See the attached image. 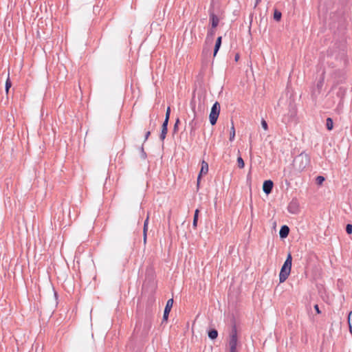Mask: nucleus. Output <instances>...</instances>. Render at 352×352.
<instances>
[{
    "mask_svg": "<svg viewBox=\"0 0 352 352\" xmlns=\"http://www.w3.org/2000/svg\"><path fill=\"white\" fill-rule=\"evenodd\" d=\"M347 322H348L349 332L352 336V311H351L348 314Z\"/></svg>",
    "mask_w": 352,
    "mask_h": 352,
    "instance_id": "obj_18",
    "label": "nucleus"
},
{
    "mask_svg": "<svg viewBox=\"0 0 352 352\" xmlns=\"http://www.w3.org/2000/svg\"><path fill=\"white\" fill-rule=\"evenodd\" d=\"M229 347L236 348L238 344L237 329L235 324L232 327L228 341Z\"/></svg>",
    "mask_w": 352,
    "mask_h": 352,
    "instance_id": "obj_5",
    "label": "nucleus"
},
{
    "mask_svg": "<svg viewBox=\"0 0 352 352\" xmlns=\"http://www.w3.org/2000/svg\"><path fill=\"white\" fill-rule=\"evenodd\" d=\"M221 106L219 102L216 101L212 106L209 115V120L210 124L214 126L216 124L219 113Z\"/></svg>",
    "mask_w": 352,
    "mask_h": 352,
    "instance_id": "obj_4",
    "label": "nucleus"
},
{
    "mask_svg": "<svg viewBox=\"0 0 352 352\" xmlns=\"http://www.w3.org/2000/svg\"><path fill=\"white\" fill-rule=\"evenodd\" d=\"M310 164V157L305 152L297 155L294 160V166L298 171L304 170Z\"/></svg>",
    "mask_w": 352,
    "mask_h": 352,
    "instance_id": "obj_3",
    "label": "nucleus"
},
{
    "mask_svg": "<svg viewBox=\"0 0 352 352\" xmlns=\"http://www.w3.org/2000/svg\"><path fill=\"white\" fill-rule=\"evenodd\" d=\"M192 109L194 113V118L189 122L188 126L190 127V135L194 137L195 135L196 130L198 128L199 122L196 120L195 107L193 106Z\"/></svg>",
    "mask_w": 352,
    "mask_h": 352,
    "instance_id": "obj_6",
    "label": "nucleus"
},
{
    "mask_svg": "<svg viewBox=\"0 0 352 352\" xmlns=\"http://www.w3.org/2000/svg\"><path fill=\"white\" fill-rule=\"evenodd\" d=\"M170 115V108L168 107L166 109L165 120H169Z\"/></svg>",
    "mask_w": 352,
    "mask_h": 352,
    "instance_id": "obj_32",
    "label": "nucleus"
},
{
    "mask_svg": "<svg viewBox=\"0 0 352 352\" xmlns=\"http://www.w3.org/2000/svg\"><path fill=\"white\" fill-rule=\"evenodd\" d=\"M341 105H342V99L340 100V102L338 104V107H340Z\"/></svg>",
    "mask_w": 352,
    "mask_h": 352,
    "instance_id": "obj_44",
    "label": "nucleus"
},
{
    "mask_svg": "<svg viewBox=\"0 0 352 352\" xmlns=\"http://www.w3.org/2000/svg\"><path fill=\"white\" fill-rule=\"evenodd\" d=\"M166 134L160 133V140L163 142L164 140V139L166 138Z\"/></svg>",
    "mask_w": 352,
    "mask_h": 352,
    "instance_id": "obj_36",
    "label": "nucleus"
},
{
    "mask_svg": "<svg viewBox=\"0 0 352 352\" xmlns=\"http://www.w3.org/2000/svg\"><path fill=\"white\" fill-rule=\"evenodd\" d=\"M199 209H196L195 211V214H194V217H193V221H192V227L196 228L197 226V223H198V219H199Z\"/></svg>",
    "mask_w": 352,
    "mask_h": 352,
    "instance_id": "obj_16",
    "label": "nucleus"
},
{
    "mask_svg": "<svg viewBox=\"0 0 352 352\" xmlns=\"http://www.w3.org/2000/svg\"><path fill=\"white\" fill-rule=\"evenodd\" d=\"M11 86H12L11 80H10V78L8 77V78L6 81V85H5V90L7 94L8 93L9 89L11 87Z\"/></svg>",
    "mask_w": 352,
    "mask_h": 352,
    "instance_id": "obj_21",
    "label": "nucleus"
},
{
    "mask_svg": "<svg viewBox=\"0 0 352 352\" xmlns=\"http://www.w3.org/2000/svg\"><path fill=\"white\" fill-rule=\"evenodd\" d=\"M230 348V352H237L236 348L233 347H229Z\"/></svg>",
    "mask_w": 352,
    "mask_h": 352,
    "instance_id": "obj_40",
    "label": "nucleus"
},
{
    "mask_svg": "<svg viewBox=\"0 0 352 352\" xmlns=\"http://www.w3.org/2000/svg\"><path fill=\"white\" fill-rule=\"evenodd\" d=\"M239 58V54H236V56H235V60L237 61Z\"/></svg>",
    "mask_w": 352,
    "mask_h": 352,
    "instance_id": "obj_43",
    "label": "nucleus"
},
{
    "mask_svg": "<svg viewBox=\"0 0 352 352\" xmlns=\"http://www.w3.org/2000/svg\"><path fill=\"white\" fill-rule=\"evenodd\" d=\"M209 21L210 25V28H216L219 23V18L218 16L214 14V12L212 10L209 11Z\"/></svg>",
    "mask_w": 352,
    "mask_h": 352,
    "instance_id": "obj_8",
    "label": "nucleus"
},
{
    "mask_svg": "<svg viewBox=\"0 0 352 352\" xmlns=\"http://www.w3.org/2000/svg\"><path fill=\"white\" fill-rule=\"evenodd\" d=\"M208 164L206 161L202 160L201 170L199 173V175H206L208 173Z\"/></svg>",
    "mask_w": 352,
    "mask_h": 352,
    "instance_id": "obj_13",
    "label": "nucleus"
},
{
    "mask_svg": "<svg viewBox=\"0 0 352 352\" xmlns=\"http://www.w3.org/2000/svg\"><path fill=\"white\" fill-rule=\"evenodd\" d=\"M261 124L262 128H263L265 131H267V130H268V124H267V122H266V120H265L264 118H262L261 122Z\"/></svg>",
    "mask_w": 352,
    "mask_h": 352,
    "instance_id": "obj_24",
    "label": "nucleus"
},
{
    "mask_svg": "<svg viewBox=\"0 0 352 352\" xmlns=\"http://www.w3.org/2000/svg\"><path fill=\"white\" fill-rule=\"evenodd\" d=\"M173 298L167 300L164 311L170 313L173 305Z\"/></svg>",
    "mask_w": 352,
    "mask_h": 352,
    "instance_id": "obj_15",
    "label": "nucleus"
},
{
    "mask_svg": "<svg viewBox=\"0 0 352 352\" xmlns=\"http://www.w3.org/2000/svg\"><path fill=\"white\" fill-rule=\"evenodd\" d=\"M54 296L57 298V293L56 292H54Z\"/></svg>",
    "mask_w": 352,
    "mask_h": 352,
    "instance_id": "obj_46",
    "label": "nucleus"
},
{
    "mask_svg": "<svg viewBox=\"0 0 352 352\" xmlns=\"http://www.w3.org/2000/svg\"><path fill=\"white\" fill-rule=\"evenodd\" d=\"M214 35H215V29L210 28L207 32V34H206V43H211L214 39Z\"/></svg>",
    "mask_w": 352,
    "mask_h": 352,
    "instance_id": "obj_11",
    "label": "nucleus"
},
{
    "mask_svg": "<svg viewBox=\"0 0 352 352\" xmlns=\"http://www.w3.org/2000/svg\"><path fill=\"white\" fill-rule=\"evenodd\" d=\"M287 211L293 214L299 212V202L296 198H293L287 206Z\"/></svg>",
    "mask_w": 352,
    "mask_h": 352,
    "instance_id": "obj_7",
    "label": "nucleus"
},
{
    "mask_svg": "<svg viewBox=\"0 0 352 352\" xmlns=\"http://www.w3.org/2000/svg\"><path fill=\"white\" fill-rule=\"evenodd\" d=\"M148 217H147V218L145 219V221L144 222L143 230H144L145 232H147V230H148Z\"/></svg>",
    "mask_w": 352,
    "mask_h": 352,
    "instance_id": "obj_31",
    "label": "nucleus"
},
{
    "mask_svg": "<svg viewBox=\"0 0 352 352\" xmlns=\"http://www.w3.org/2000/svg\"><path fill=\"white\" fill-rule=\"evenodd\" d=\"M292 256L291 253H288L286 259L281 267L279 273V283H284L289 276L292 270Z\"/></svg>",
    "mask_w": 352,
    "mask_h": 352,
    "instance_id": "obj_1",
    "label": "nucleus"
},
{
    "mask_svg": "<svg viewBox=\"0 0 352 352\" xmlns=\"http://www.w3.org/2000/svg\"><path fill=\"white\" fill-rule=\"evenodd\" d=\"M325 180V178L324 177L322 176V175H318L316 177V183L318 184V185H322V183L324 182Z\"/></svg>",
    "mask_w": 352,
    "mask_h": 352,
    "instance_id": "obj_23",
    "label": "nucleus"
},
{
    "mask_svg": "<svg viewBox=\"0 0 352 352\" xmlns=\"http://www.w3.org/2000/svg\"><path fill=\"white\" fill-rule=\"evenodd\" d=\"M346 232L349 234H351L352 233V224L348 223L346 226Z\"/></svg>",
    "mask_w": 352,
    "mask_h": 352,
    "instance_id": "obj_27",
    "label": "nucleus"
},
{
    "mask_svg": "<svg viewBox=\"0 0 352 352\" xmlns=\"http://www.w3.org/2000/svg\"><path fill=\"white\" fill-rule=\"evenodd\" d=\"M169 314L170 313H168V312L164 311V314H163V317H162V323L164 322H167V320L168 319Z\"/></svg>",
    "mask_w": 352,
    "mask_h": 352,
    "instance_id": "obj_30",
    "label": "nucleus"
},
{
    "mask_svg": "<svg viewBox=\"0 0 352 352\" xmlns=\"http://www.w3.org/2000/svg\"><path fill=\"white\" fill-rule=\"evenodd\" d=\"M314 309H315V311H316V312L317 314H320V313H321V311L320 310V308H319L318 305L316 304V305H314Z\"/></svg>",
    "mask_w": 352,
    "mask_h": 352,
    "instance_id": "obj_34",
    "label": "nucleus"
},
{
    "mask_svg": "<svg viewBox=\"0 0 352 352\" xmlns=\"http://www.w3.org/2000/svg\"><path fill=\"white\" fill-rule=\"evenodd\" d=\"M282 17V13L278 10L277 9H275L274 11V16L273 18L276 21H280Z\"/></svg>",
    "mask_w": 352,
    "mask_h": 352,
    "instance_id": "obj_19",
    "label": "nucleus"
},
{
    "mask_svg": "<svg viewBox=\"0 0 352 352\" xmlns=\"http://www.w3.org/2000/svg\"><path fill=\"white\" fill-rule=\"evenodd\" d=\"M289 233V228L287 225H283L279 230V236L280 239H285Z\"/></svg>",
    "mask_w": 352,
    "mask_h": 352,
    "instance_id": "obj_10",
    "label": "nucleus"
},
{
    "mask_svg": "<svg viewBox=\"0 0 352 352\" xmlns=\"http://www.w3.org/2000/svg\"><path fill=\"white\" fill-rule=\"evenodd\" d=\"M151 135V131H148L146 133H145V136H144V142H146L148 137L150 136Z\"/></svg>",
    "mask_w": 352,
    "mask_h": 352,
    "instance_id": "obj_35",
    "label": "nucleus"
},
{
    "mask_svg": "<svg viewBox=\"0 0 352 352\" xmlns=\"http://www.w3.org/2000/svg\"><path fill=\"white\" fill-rule=\"evenodd\" d=\"M140 157L143 160H146L147 157V155H146V152L144 151L143 145L140 148Z\"/></svg>",
    "mask_w": 352,
    "mask_h": 352,
    "instance_id": "obj_25",
    "label": "nucleus"
},
{
    "mask_svg": "<svg viewBox=\"0 0 352 352\" xmlns=\"http://www.w3.org/2000/svg\"><path fill=\"white\" fill-rule=\"evenodd\" d=\"M221 43H222V36H219L217 38V40H216V42L214 44V50H213V56L214 57L218 53V52L221 46Z\"/></svg>",
    "mask_w": 352,
    "mask_h": 352,
    "instance_id": "obj_12",
    "label": "nucleus"
},
{
    "mask_svg": "<svg viewBox=\"0 0 352 352\" xmlns=\"http://www.w3.org/2000/svg\"><path fill=\"white\" fill-rule=\"evenodd\" d=\"M168 122L169 120H166L164 119L162 125V128L168 129Z\"/></svg>",
    "mask_w": 352,
    "mask_h": 352,
    "instance_id": "obj_33",
    "label": "nucleus"
},
{
    "mask_svg": "<svg viewBox=\"0 0 352 352\" xmlns=\"http://www.w3.org/2000/svg\"><path fill=\"white\" fill-rule=\"evenodd\" d=\"M138 328V323H137L136 325H135V331H137Z\"/></svg>",
    "mask_w": 352,
    "mask_h": 352,
    "instance_id": "obj_45",
    "label": "nucleus"
},
{
    "mask_svg": "<svg viewBox=\"0 0 352 352\" xmlns=\"http://www.w3.org/2000/svg\"><path fill=\"white\" fill-rule=\"evenodd\" d=\"M179 122H180L179 119L177 118L175 120L174 126H173V133H177V131H178V126H179Z\"/></svg>",
    "mask_w": 352,
    "mask_h": 352,
    "instance_id": "obj_26",
    "label": "nucleus"
},
{
    "mask_svg": "<svg viewBox=\"0 0 352 352\" xmlns=\"http://www.w3.org/2000/svg\"><path fill=\"white\" fill-rule=\"evenodd\" d=\"M234 138H235V129H234V123H233V122H232V126L230 129V138H229L230 141V142L234 141Z\"/></svg>",
    "mask_w": 352,
    "mask_h": 352,
    "instance_id": "obj_20",
    "label": "nucleus"
},
{
    "mask_svg": "<svg viewBox=\"0 0 352 352\" xmlns=\"http://www.w3.org/2000/svg\"><path fill=\"white\" fill-rule=\"evenodd\" d=\"M326 128L328 131H331L333 129V121L331 118L326 119Z\"/></svg>",
    "mask_w": 352,
    "mask_h": 352,
    "instance_id": "obj_17",
    "label": "nucleus"
},
{
    "mask_svg": "<svg viewBox=\"0 0 352 352\" xmlns=\"http://www.w3.org/2000/svg\"><path fill=\"white\" fill-rule=\"evenodd\" d=\"M274 187V183L271 179L265 180L263 184V190L266 195L272 192Z\"/></svg>",
    "mask_w": 352,
    "mask_h": 352,
    "instance_id": "obj_9",
    "label": "nucleus"
},
{
    "mask_svg": "<svg viewBox=\"0 0 352 352\" xmlns=\"http://www.w3.org/2000/svg\"><path fill=\"white\" fill-rule=\"evenodd\" d=\"M341 90H342V89L340 88V91H339V92H338V94H337L338 96H340L342 94L341 93Z\"/></svg>",
    "mask_w": 352,
    "mask_h": 352,
    "instance_id": "obj_42",
    "label": "nucleus"
},
{
    "mask_svg": "<svg viewBox=\"0 0 352 352\" xmlns=\"http://www.w3.org/2000/svg\"><path fill=\"white\" fill-rule=\"evenodd\" d=\"M154 317V313L151 307L147 306L145 309V317L143 322L142 335L146 336L148 335L152 327V322Z\"/></svg>",
    "mask_w": 352,
    "mask_h": 352,
    "instance_id": "obj_2",
    "label": "nucleus"
},
{
    "mask_svg": "<svg viewBox=\"0 0 352 352\" xmlns=\"http://www.w3.org/2000/svg\"><path fill=\"white\" fill-rule=\"evenodd\" d=\"M168 129L162 128L161 129V133L167 134Z\"/></svg>",
    "mask_w": 352,
    "mask_h": 352,
    "instance_id": "obj_38",
    "label": "nucleus"
},
{
    "mask_svg": "<svg viewBox=\"0 0 352 352\" xmlns=\"http://www.w3.org/2000/svg\"><path fill=\"white\" fill-rule=\"evenodd\" d=\"M201 175H198L197 176V187L199 188V183H200V180H201Z\"/></svg>",
    "mask_w": 352,
    "mask_h": 352,
    "instance_id": "obj_39",
    "label": "nucleus"
},
{
    "mask_svg": "<svg viewBox=\"0 0 352 352\" xmlns=\"http://www.w3.org/2000/svg\"><path fill=\"white\" fill-rule=\"evenodd\" d=\"M324 82V77H321L320 79L317 82L318 89H321Z\"/></svg>",
    "mask_w": 352,
    "mask_h": 352,
    "instance_id": "obj_29",
    "label": "nucleus"
},
{
    "mask_svg": "<svg viewBox=\"0 0 352 352\" xmlns=\"http://www.w3.org/2000/svg\"><path fill=\"white\" fill-rule=\"evenodd\" d=\"M208 336L210 340H215L218 336V331L215 329H210L208 331Z\"/></svg>",
    "mask_w": 352,
    "mask_h": 352,
    "instance_id": "obj_14",
    "label": "nucleus"
},
{
    "mask_svg": "<svg viewBox=\"0 0 352 352\" xmlns=\"http://www.w3.org/2000/svg\"><path fill=\"white\" fill-rule=\"evenodd\" d=\"M146 233H147V232H145L144 230H143V240H144V243H146Z\"/></svg>",
    "mask_w": 352,
    "mask_h": 352,
    "instance_id": "obj_37",
    "label": "nucleus"
},
{
    "mask_svg": "<svg viewBox=\"0 0 352 352\" xmlns=\"http://www.w3.org/2000/svg\"><path fill=\"white\" fill-rule=\"evenodd\" d=\"M237 164L239 168H243L245 166V162L241 156L237 157Z\"/></svg>",
    "mask_w": 352,
    "mask_h": 352,
    "instance_id": "obj_22",
    "label": "nucleus"
},
{
    "mask_svg": "<svg viewBox=\"0 0 352 352\" xmlns=\"http://www.w3.org/2000/svg\"><path fill=\"white\" fill-rule=\"evenodd\" d=\"M261 1V0H256L255 1V4H254V8H256L257 6V5Z\"/></svg>",
    "mask_w": 352,
    "mask_h": 352,
    "instance_id": "obj_41",
    "label": "nucleus"
},
{
    "mask_svg": "<svg viewBox=\"0 0 352 352\" xmlns=\"http://www.w3.org/2000/svg\"><path fill=\"white\" fill-rule=\"evenodd\" d=\"M149 126L154 129L156 126L155 120L151 117Z\"/></svg>",
    "mask_w": 352,
    "mask_h": 352,
    "instance_id": "obj_28",
    "label": "nucleus"
}]
</instances>
